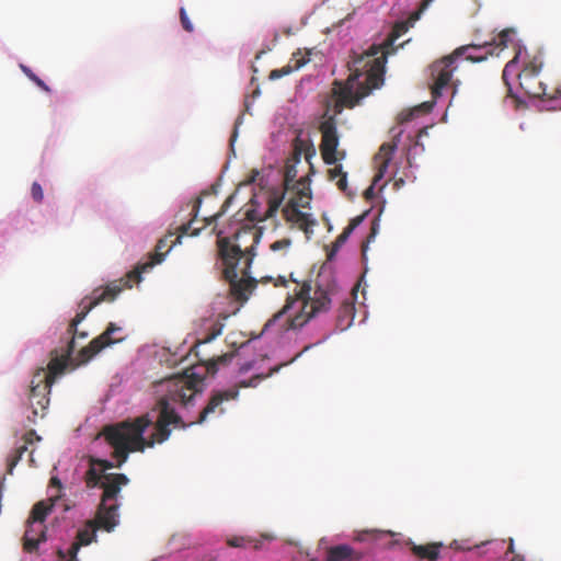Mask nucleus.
Here are the masks:
<instances>
[{
	"instance_id": "4be33fe9",
	"label": "nucleus",
	"mask_w": 561,
	"mask_h": 561,
	"mask_svg": "<svg viewBox=\"0 0 561 561\" xmlns=\"http://www.w3.org/2000/svg\"><path fill=\"white\" fill-rule=\"evenodd\" d=\"M442 547V542H431L427 545L412 543L411 551L421 560L436 561L439 558V550Z\"/></svg>"
},
{
	"instance_id": "aec40b11",
	"label": "nucleus",
	"mask_w": 561,
	"mask_h": 561,
	"mask_svg": "<svg viewBox=\"0 0 561 561\" xmlns=\"http://www.w3.org/2000/svg\"><path fill=\"white\" fill-rule=\"evenodd\" d=\"M59 499V494H51L47 501L37 502L33 506L27 522L36 525H44L47 515L51 512L53 507Z\"/></svg>"
},
{
	"instance_id": "9d476101",
	"label": "nucleus",
	"mask_w": 561,
	"mask_h": 561,
	"mask_svg": "<svg viewBox=\"0 0 561 561\" xmlns=\"http://www.w3.org/2000/svg\"><path fill=\"white\" fill-rule=\"evenodd\" d=\"M311 195L301 190L294 197L289 198L282 209L285 221L290 224L291 227L302 230L307 239L313 233L312 228L316 225V220L310 214L304 213L299 208L308 207Z\"/></svg>"
},
{
	"instance_id": "6e6d98bb",
	"label": "nucleus",
	"mask_w": 561,
	"mask_h": 561,
	"mask_svg": "<svg viewBox=\"0 0 561 561\" xmlns=\"http://www.w3.org/2000/svg\"><path fill=\"white\" fill-rule=\"evenodd\" d=\"M425 133H426V131H425V129H421V130L419 131V137H420V136H422V134H425Z\"/></svg>"
},
{
	"instance_id": "393cba45",
	"label": "nucleus",
	"mask_w": 561,
	"mask_h": 561,
	"mask_svg": "<svg viewBox=\"0 0 561 561\" xmlns=\"http://www.w3.org/2000/svg\"><path fill=\"white\" fill-rule=\"evenodd\" d=\"M331 181L336 180V186L340 191L345 192L347 188V173L343 171L341 164H335L328 171Z\"/></svg>"
},
{
	"instance_id": "f03ea898",
	"label": "nucleus",
	"mask_w": 561,
	"mask_h": 561,
	"mask_svg": "<svg viewBox=\"0 0 561 561\" xmlns=\"http://www.w3.org/2000/svg\"><path fill=\"white\" fill-rule=\"evenodd\" d=\"M285 193H273L268 197V207L264 213L249 208L244 218L249 224L241 225L232 236L224 237L222 231L217 232V252L224 270L222 274L230 285L232 296L239 301L248 300L256 287V279L250 276V267L255 257L262 231L254 224L272 219L276 216Z\"/></svg>"
},
{
	"instance_id": "f3484780",
	"label": "nucleus",
	"mask_w": 561,
	"mask_h": 561,
	"mask_svg": "<svg viewBox=\"0 0 561 561\" xmlns=\"http://www.w3.org/2000/svg\"><path fill=\"white\" fill-rule=\"evenodd\" d=\"M46 527L45 525H36L27 522L26 530L23 536V549L28 553L37 550L42 542L46 541Z\"/></svg>"
},
{
	"instance_id": "a18cd8bd",
	"label": "nucleus",
	"mask_w": 561,
	"mask_h": 561,
	"mask_svg": "<svg viewBox=\"0 0 561 561\" xmlns=\"http://www.w3.org/2000/svg\"><path fill=\"white\" fill-rule=\"evenodd\" d=\"M280 70V73H283V77L284 76H287L291 72V67L290 66H285L283 68L279 69Z\"/></svg>"
},
{
	"instance_id": "58836bf2",
	"label": "nucleus",
	"mask_w": 561,
	"mask_h": 561,
	"mask_svg": "<svg viewBox=\"0 0 561 561\" xmlns=\"http://www.w3.org/2000/svg\"><path fill=\"white\" fill-rule=\"evenodd\" d=\"M351 231H348V229H344L343 232L336 238L335 240V245L336 247H340L342 245L347 239L348 237L351 236Z\"/></svg>"
},
{
	"instance_id": "f704fd0d",
	"label": "nucleus",
	"mask_w": 561,
	"mask_h": 561,
	"mask_svg": "<svg viewBox=\"0 0 561 561\" xmlns=\"http://www.w3.org/2000/svg\"><path fill=\"white\" fill-rule=\"evenodd\" d=\"M180 20H181V24H182L183 28L186 32L191 33L194 31V26H193L191 20L188 19L187 13L184 8L180 9Z\"/></svg>"
},
{
	"instance_id": "de8ad7c7",
	"label": "nucleus",
	"mask_w": 561,
	"mask_h": 561,
	"mask_svg": "<svg viewBox=\"0 0 561 561\" xmlns=\"http://www.w3.org/2000/svg\"><path fill=\"white\" fill-rule=\"evenodd\" d=\"M461 546H462V547H472V549H473V548H479V547H480V545H473V546H470V545L468 543V540H461Z\"/></svg>"
},
{
	"instance_id": "ea45409f",
	"label": "nucleus",
	"mask_w": 561,
	"mask_h": 561,
	"mask_svg": "<svg viewBox=\"0 0 561 561\" xmlns=\"http://www.w3.org/2000/svg\"><path fill=\"white\" fill-rule=\"evenodd\" d=\"M49 486L55 488L57 490L56 494H59L61 496L62 484H61V481L57 477L50 478Z\"/></svg>"
},
{
	"instance_id": "c9c22d12",
	"label": "nucleus",
	"mask_w": 561,
	"mask_h": 561,
	"mask_svg": "<svg viewBox=\"0 0 561 561\" xmlns=\"http://www.w3.org/2000/svg\"><path fill=\"white\" fill-rule=\"evenodd\" d=\"M290 245H291V240L288 238H284V239L273 242L271 244L270 249L275 252L278 250H288Z\"/></svg>"
},
{
	"instance_id": "bb28decb",
	"label": "nucleus",
	"mask_w": 561,
	"mask_h": 561,
	"mask_svg": "<svg viewBox=\"0 0 561 561\" xmlns=\"http://www.w3.org/2000/svg\"><path fill=\"white\" fill-rule=\"evenodd\" d=\"M253 543V547L254 549H259L260 546H259V542L250 537H231V538H228L227 539V545L229 547H232V548H243V547H247L248 545H252Z\"/></svg>"
},
{
	"instance_id": "f8f14e48",
	"label": "nucleus",
	"mask_w": 561,
	"mask_h": 561,
	"mask_svg": "<svg viewBox=\"0 0 561 561\" xmlns=\"http://www.w3.org/2000/svg\"><path fill=\"white\" fill-rule=\"evenodd\" d=\"M321 144L320 151L325 164H335L339 160L345 158L344 151H337L339 136L334 118L330 117L321 123Z\"/></svg>"
},
{
	"instance_id": "c03bdc74",
	"label": "nucleus",
	"mask_w": 561,
	"mask_h": 561,
	"mask_svg": "<svg viewBox=\"0 0 561 561\" xmlns=\"http://www.w3.org/2000/svg\"><path fill=\"white\" fill-rule=\"evenodd\" d=\"M375 195V188H374V184L370 185L365 192H364V196L366 199H370L373 198Z\"/></svg>"
},
{
	"instance_id": "5701e85b",
	"label": "nucleus",
	"mask_w": 561,
	"mask_h": 561,
	"mask_svg": "<svg viewBox=\"0 0 561 561\" xmlns=\"http://www.w3.org/2000/svg\"><path fill=\"white\" fill-rule=\"evenodd\" d=\"M470 46H473L474 48H480V49H478V50H476V49L469 50L468 53L463 54L460 57V60H468V61L479 62V61H482V60L486 59L488 55H492L493 54V50L491 49L492 44H490V43H485L484 45H473V44H471Z\"/></svg>"
},
{
	"instance_id": "a211bd4d",
	"label": "nucleus",
	"mask_w": 561,
	"mask_h": 561,
	"mask_svg": "<svg viewBox=\"0 0 561 561\" xmlns=\"http://www.w3.org/2000/svg\"><path fill=\"white\" fill-rule=\"evenodd\" d=\"M396 149V142H385L380 146L378 152L375 156L377 173L374 178V184L383 178Z\"/></svg>"
},
{
	"instance_id": "c756f323",
	"label": "nucleus",
	"mask_w": 561,
	"mask_h": 561,
	"mask_svg": "<svg viewBox=\"0 0 561 561\" xmlns=\"http://www.w3.org/2000/svg\"><path fill=\"white\" fill-rule=\"evenodd\" d=\"M21 69L27 76V78L31 79L43 91H50L49 87L42 79H39L28 67L21 65Z\"/></svg>"
},
{
	"instance_id": "79ce46f5",
	"label": "nucleus",
	"mask_w": 561,
	"mask_h": 561,
	"mask_svg": "<svg viewBox=\"0 0 561 561\" xmlns=\"http://www.w3.org/2000/svg\"><path fill=\"white\" fill-rule=\"evenodd\" d=\"M450 548L455 549V550H461V551H467V550H471L472 549V547H462L461 546V541H459V540H454L450 543Z\"/></svg>"
},
{
	"instance_id": "0eeeda50",
	"label": "nucleus",
	"mask_w": 561,
	"mask_h": 561,
	"mask_svg": "<svg viewBox=\"0 0 561 561\" xmlns=\"http://www.w3.org/2000/svg\"><path fill=\"white\" fill-rule=\"evenodd\" d=\"M66 370L65 358H51L47 370L39 368L30 385L28 401L34 416L44 417L49 405V393L55 378Z\"/></svg>"
},
{
	"instance_id": "603ef678",
	"label": "nucleus",
	"mask_w": 561,
	"mask_h": 561,
	"mask_svg": "<svg viewBox=\"0 0 561 561\" xmlns=\"http://www.w3.org/2000/svg\"><path fill=\"white\" fill-rule=\"evenodd\" d=\"M344 307L346 311H351L353 309V307L350 304H345Z\"/></svg>"
},
{
	"instance_id": "a878e982",
	"label": "nucleus",
	"mask_w": 561,
	"mask_h": 561,
	"mask_svg": "<svg viewBox=\"0 0 561 561\" xmlns=\"http://www.w3.org/2000/svg\"><path fill=\"white\" fill-rule=\"evenodd\" d=\"M515 35V31L512 28L503 30L497 37L494 39L492 46L495 48H500V50L504 49L508 46V44L513 41V36Z\"/></svg>"
},
{
	"instance_id": "8fccbe9b",
	"label": "nucleus",
	"mask_w": 561,
	"mask_h": 561,
	"mask_svg": "<svg viewBox=\"0 0 561 561\" xmlns=\"http://www.w3.org/2000/svg\"><path fill=\"white\" fill-rule=\"evenodd\" d=\"M511 561H525L522 554H514Z\"/></svg>"
},
{
	"instance_id": "473e14b6",
	"label": "nucleus",
	"mask_w": 561,
	"mask_h": 561,
	"mask_svg": "<svg viewBox=\"0 0 561 561\" xmlns=\"http://www.w3.org/2000/svg\"><path fill=\"white\" fill-rule=\"evenodd\" d=\"M232 201V196L228 197L226 199V202L224 203V205L221 206V209L220 211H218L217 214L213 215V216H209V217H205L204 218V226L202 228H205L209 225H211L213 222H215L220 216L224 215V213L226 211L227 207L229 206L230 202Z\"/></svg>"
},
{
	"instance_id": "7ed1b4c3",
	"label": "nucleus",
	"mask_w": 561,
	"mask_h": 561,
	"mask_svg": "<svg viewBox=\"0 0 561 561\" xmlns=\"http://www.w3.org/2000/svg\"><path fill=\"white\" fill-rule=\"evenodd\" d=\"M123 290L124 286L122 285V280H114L107 284L104 288H95L90 295L83 297L79 302L80 310L70 321L66 331V333L70 336V340L67 342L66 347L61 351V354H58L57 350L53 351L51 358H65L66 367L69 364H73V366L77 367L88 363L105 347L121 342L123 340L122 337L115 339L112 336L115 332L121 331V328L111 322L102 334L94 337L87 346L80 350L76 358L71 357L75 350L76 339H87L88 336L87 332L78 330V325L85 319L88 313L94 307L102 302L114 301L118 294Z\"/></svg>"
},
{
	"instance_id": "39448f33",
	"label": "nucleus",
	"mask_w": 561,
	"mask_h": 561,
	"mask_svg": "<svg viewBox=\"0 0 561 561\" xmlns=\"http://www.w3.org/2000/svg\"><path fill=\"white\" fill-rule=\"evenodd\" d=\"M295 287L286 298L284 307L273 317L271 321H276L283 314L295 310L294 316H289L284 328L286 330H298L306 325L317 316L328 312L331 309L333 286L317 285L314 288L310 283H299L293 279Z\"/></svg>"
},
{
	"instance_id": "49530a36",
	"label": "nucleus",
	"mask_w": 561,
	"mask_h": 561,
	"mask_svg": "<svg viewBox=\"0 0 561 561\" xmlns=\"http://www.w3.org/2000/svg\"><path fill=\"white\" fill-rule=\"evenodd\" d=\"M433 0H423L422 3H421V8H420V11H423L427 8V5L432 2Z\"/></svg>"
},
{
	"instance_id": "4468645a",
	"label": "nucleus",
	"mask_w": 561,
	"mask_h": 561,
	"mask_svg": "<svg viewBox=\"0 0 561 561\" xmlns=\"http://www.w3.org/2000/svg\"><path fill=\"white\" fill-rule=\"evenodd\" d=\"M88 525L90 528H84L78 531L77 540L71 543L67 554L62 550H58L57 553L61 561H78L77 553L80 547L87 546L95 539V530L100 528L96 525V517L93 520H90ZM101 528L104 529L103 527Z\"/></svg>"
},
{
	"instance_id": "dca6fc26",
	"label": "nucleus",
	"mask_w": 561,
	"mask_h": 561,
	"mask_svg": "<svg viewBox=\"0 0 561 561\" xmlns=\"http://www.w3.org/2000/svg\"><path fill=\"white\" fill-rule=\"evenodd\" d=\"M239 391L237 389H228L215 392L207 405L202 410L197 423H203L211 414H222L225 409L222 403L237 399Z\"/></svg>"
},
{
	"instance_id": "7c9ffc66",
	"label": "nucleus",
	"mask_w": 561,
	"mask_h": 561,
	"mask_svg": "<svg viewBox=\"0 0 561 561\" xmlns=\"http://www.w3.org/2000/svg\"><path fill=\"white\" fill-rule=\"evenodd\" d=\"M408 31V25L405 23H397L386 43V46H392L394 41L399 38L403 33Z\"/></svg>"
},
{
	"instance_id": "4d7b16f0",
	"label": "nucleus",
	"mask_w": 561,
	"mask_h": 561,
	"mask_svg": "<svg viewBox=\"0 0 561 561\" xmlns=\"http://www.w3.org/2000/svg\"><path fill=\"white\" fill-rule=\"evenodd\" d=\"M311 561H316V560H311Z\"/></svg>"
},
{
	"instance_id": "e433bc0d",
	"label": "nucleus",
	"mask_w": 561,
	"mask_h": 561,
	"mask_svg": "<svg viewBox=\"0 0 561 561\" xmlns=\"http://www.w3.org/2000/svg\"><path fill=\"white\" fill-rule=\"evenodd\" d=\"M31 194L35 202L41 203L44 198L43 188L39 183L34 182L31 187Z\"/></svg>"
},
{
	"instance_id": "20e7f679",
	"label": "nucleus",
	"mask_w": 561,
	"mask_h": 561,
	"mask_svg": "<svg viewBox=\"0 0 561 561\" xmlns=\"http://www.w3.org/2000/svg\"><path fill=\"white\" fill-rule=\"evenodd\" d=\"M387 53L382 46L374 44L347 62L348 78L333 82L332 95L336 113H341L344 107H354L360 99L383 84Z\"/></svg>"
},
{
	"instance_id": "864d4df0",
	"label": "nucleus",
	"mask_w": 561,
	"mask_h": 561,
	"mask_svg": "<svg viewBox=\"0 0 561 561\" xmlns=\"http://www.w3.org/2000/svg\"><path fill=\"white\" fill-rule=\"evenodd\" d=\"M314 344H309L307 346L304 347L302 352H307L308 350H310Z\"/></svg>"
},
{
	"instance_id": "ddd939ff",
	"label": "nucleus",
	"mask_w": 561,
	"mask_h": 561,
	"mask_svg": "<svg viewBox=\"0 0 561 561\" xmlns=\"http://www.w3.org/2000/svg\"><path fill=\"white\" fill-rule=\"evenodd\" d=\"M314 148L309 145L306 140L297 137L294 140V152L293 158L286 162L285 165V174H284V185L285 190H288L294 185L297 176V168L296 164L300 161L301 156L304 154L306 160L309 162L310 159L314 156Z\"/></svg>"
},
{
	"instance_id": "2f4dec72",
	"label": "nucleus",
	"mask_w": 561,
	"mask_h": 561,
	"mask_svg": "<svg viewBox=\"0 0 561 561\" xmlns=\"http://www.w3.org/2000/svg\"><path fill=\"white\" fill-rule=\"evenodd\" d=\"M233 357V354H224L216 359H211L207 365V371L215 374L219 364H226Z\"/></svg>"
},
{
	"instance_id": "72a5a7b5",
	"label": "nucleus",
	"mask_w": 561,
	"mask_h": 561,
	"mask_svg": "<svg viewBox=\"0 0 561 561\" xmlns=\"http://www.w3.org/2000/svg\"><path fill=\"white\" fill-rule=\"evenodd\" d=\"M89 462L96 465L102 473H106L105 471L112 469L114 467L113 462L106 459H99L94 457L89 458Z\"/></svg>"
},
{
	"instance_id": "412c9836",
	"label": "nucleus",
	"mask_w": 561,
	"mask_h": 561,
	"mask_svg": "<svg viewBox=\"0 0 561 561\" xmlns=\"http://www.w3.org/2000/svg\"><path fill=\"white\" fill-rule=\"evenodd\" d=\"M34 440H41V437L38 435H36V432L34 430H31L23 435V444L20 446H16L13 454L8 457L7 472L9 474L13 473V469L21 460L23 454L25 451H27L28 445L33 444Z\"/></svg>"
},
{
	"instance_id": "423d86ee",
	"label": "nucleus",
	"mask_w": 561,
	"mask_h": 561,
	"mask_svg": "<svg viewBox=\"0 0 561 561\" xmlns=\"http://www.w3.org/2000/svg\"><path fill=\"white\" fill-rule=\"evenodd\" d=\"M201 204H202V199L199 197L196 198L195 204L193 206L194 218L197 217ZM194 220L195 219L188 221L187 224H183L180 227V233L178 236H175V233L170 232L169 234L161 238L156 245L154 253L151 255L150 261L142 263V264H138L133 271H130L126 274V279H124V278L119 279V280H122V285L124 286V289L131 288L133 284L139 283L141 280V274L144 272H147L148 270L152 268L156 264L161 263L163 261L165 254L171 250V248L173 245H175L176 243L181 242V238L184 234H191V236L198 234V232L202 228H193Z\"/></svg>"
},
{
	"instance_id": "f257e3e1",
	"label": "nucleus",
	"mask_w": 561,
	"mask_h": 561,
	"mask_svg": "<svg viewBox=\"0 0 561 561\" xmlns=\"http://www.w3.org/2000/svg\"><path fill=\"white\" fill-rule=\"evenodd\" d=\"M202 382V376L192 369H186L184 376L176 377L170 382L168 396L160 398L150 412L134 420L105 426L102 435L114 449L116 467L121 468L130 453H142L146 448H152L156 444L168 440L171 435L170 425L185 428L187 425L170 402L187 405L199 391L198 387Z\"/></svg>"
},
{
	"instance_id": "9b49d317",
	"label": "nucleus",
	"mask_w": 561,
	"mask_h": 561,
	"mask_svg": "<svg viewBox=\"0 0 561 561\" xmlns=\"http://www.w3.org/2000/svg\"><path fill=\"white\" fill-rule=\"evenodd\" d=\"M541 68L542 61L538 57H534L525 64L522 71L517 75L519 87L529 98L541 99L548 96L553 99L556 95L547 92V85L539 78Z\"/></svg>"
},
{
	"instance_id": "b1692460",
	"label": "nucleus",
	"mask_w": 561,
	"mask_h": 561,
	"mask_svg": "<svg viewBox=\"0 0 561 561\" xmlns=\"http://www.w3.org/2000/svg\"><path fill=\"white\" fill-rule=\"evenodd\" d=\"M107 473H102L96 465L89 462V469L84 474V483L88 489L101 488L104 477Z\"/></svg>"
},
{
	"instance_id": "2eb2a0df",
	"label": "nucleus",
	"mask_w": 561,
	"mask_h": 561,
	"mask_svg": "<svg viewBox=\"0 0 561 561\" xmlns=\"http://www.w3.org/2000/svg\"><path fill=\"white\" fill-rule=\"evenodd\" d=\"M397 534L390 530L363 529L356 533L354 540L358 542H369L379 548H392L398 540Z\"/></svg>"
},
{
	"instance_id": "3c124183",
	"label": "nucleus",
	"mask_w": 561,
	"mask_h": 561,
	"mask_svg": "<svg viewBox=\"0 0 561 561\" xmlns=\"http://www.w3.org/2000/svg\"><path fill=\"white\" fill-rule=\"evenodd\" d=\"M508 552L514 553V542H513V539L510 540Z\"/></svg>"
},
{
	"instance_id": "6e6552de",
	"label": "nucleus",
	"mask_w": 561,
	"mask_h": 561,
	"mask_svg": "<svg viewBox=\"0 0 561 561\" xmlns=\"http://www.w3.org/2000/svg\"><path fill=\"white\" fill-rule=\"evenodd\" d=\"M128 483L129 479L124 473H108L104 477L101 486L103 493L96 512V525L106 531H112L118 524L117 500L122 488Z\"/></svg>"
},
{
	"instance_id": "a19ab883",
	"label": "nucleus",
	"mask_w": 561,
	"mask_h": 561,
	"mask_svg": "<svg viewBox=\"0 0 561 561\" xmlns=\"http://www.w3.org/2000/svg\"><path fill=\"white\" fill-rule=\"evenodd\" d=\"M375 234H376V229L375 227L371 228V232L370 234L367 237V240L365 243H363L362 245V252H363V255L366 254V251L368 249V242H370L374 238H375Z\"/></svg>"
},
{
	"instance_id": "cd10ccee",
	"label": "nucleus",
	"mask_w": 561,
	"mask_h": 561,
	"mask_svg": "<svg viewBox=\"0 0 561 561\" xmlns=\"http://www.w3.org/2000/svg\"><path fill=\"white\" fill-rule=\"evenodd\" d=\"M518 55H519V53L511 61H508L503 69L502 79L505 82V84L507 85L508 91H511V84H510L508 79L511 76H515L517 72L516 60L518 58Z\"/></svg>"
},
{
	"instance_id": "09e8293b",
	"label": "nucleus",
	"mask_w": 561,
	"mask_h": 561,
	"mask_svg": "<svg viewBox=\"0 0 561 561\" xmlns=\"http://www.w3.org/2000/svg\"><path fill=\"white\" fill-rule=\"evenodd\" d=\"M287 280L285 277H279L278 280L275 283V286L278 285H286Z\"/></svg>"
},
{
	"instance_id": "6ab92c4d",
	"label": "nucleus",
	"mask_w": 561,
	"mask_h": 561,
	"mask_svg": "<svg viewBox=\"0 0 561 561\" xmlns=\"http://www.w3.org/2000/svg\"><path fill=\"white\" fill-rule=\"evenodd\" d=\"M363 557V552L348 545H336L325 550V561H360Z\"/></svg>"
},
{
	"instance_id": "4c0bfd02",
	"label": "nucleus",
	"mask_w": 561,
	"mask_h": 561,
	"mask_svg": "<svg viewBox=\"0 0 561 561\" xmlns=\"http://www.w3.org/2000/svg\"><path fill=\"white\" fill-rule=\"evenodd\" d=\"M364 218H365V214L354 217L353 219H351L346 229H348V231L353 232L354 229L362 224Z\"/></svg>"
},
{
	"instance_id": "37998d69",
	"label": "nucleus",
	"mask_w": 561,
	"mask_h": 561,
	"mask_svg": "<svg viewBox=\"0 0 561 561\" xmlns=\"http://www.w3.org/2000/svg\"><path fill=\"white\" fill-rule=\"evenodd\" d=\"M282 77H283V73H280V70H279V69H274V70H272V71L270 72V76H268V78H270L271 80H276V79H279V78H282Z\"/></svg>"
},
{
	"instance_id": "5fc2aeb1",
	"label": "nucleus",
	"mask_w": 561,
	"mask_h": 561,
	"mask_svg": "<svg viewBox=\"0 0 561 561\" xmlns=\"http://www.w3.org/2000/svg\"><path fill=\"white\" fill-rule=\"evenodd\" d=\"M420 16V12H415L413 15H412V19L413 20H417Z\"/></svg>"
},
{
	"instance_id": "c85d7f7f",
	"label": "nucleus",
	"mask_w": 561,
	"mask_h": 561,
	"mask_svg": "<svg viewBox=\"0 0 561 561\" xmlns=\"http://www.w3.org/2000/svg\"><path fill=\"white\" fill-rule=\"evenodd\" d=\"M221 332H222V324L219 322L213 323L209 329V332L202 340L198 341L196 346H198L199 344H206V343L211 342L218 335H220Z\"/></svg>"
},
{
	"instance_id": "1a4fd4ad",
	"label": "nucleus",
	"mask_w": 561,
	"mask_h": 561,
	"mask_svg": "<svg viewBox=\"0 0 561 561\" xmlns=\"http://www.w3.org/2000/svg\"><path fill=\"white\" fill-rule=\"evenodd\" d=\"M471 49H474V47L460 46L450 55L444 56L430 66L432 79L431 94L433 102H436L443 95V90L446 88L451 87L453 94L456 93L459 81L453 80V75L459 69L460 57ZM478 49L479 48H476V50Z\"/></svg>"
}]
</instances>
